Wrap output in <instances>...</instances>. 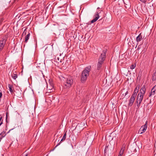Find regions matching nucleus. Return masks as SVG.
<instances>
[{
    "label": "nucleus",
    "instance_id": "f257e3e1",
    "mask_svg": "<svg viewBox=\"0 0 156 156\" xmlns=\"http://www.w3.org/2000/svg\"><path fill=\"white\" fill-rule=\"evenodd\" d=\"M146 91L145 85H143L141 88L140 90V92H139L136 97V106L139 108L141 104V103L143 99L144 96V95Z\"/></svg>",
    "mask_w": 156,
    "mask_h": 156
},
{
    "label": "nucleus",
    "instance_id": "f03ea898",
    "mask_svg": "<svg viewBox=\"0 0 156 156\" xmlns=\"http://www.w3.org/2000/svg\"><path fill=\"white\" fill-rule=\"evenodd\" d=\"M107 50L103 51V52L100 56L98 60V62L97 64V70H99L101 69L102 65L104 63V61L106 58Z\"/></svg>",
    "mask_w": 156,
    "mask_h": 156
},
{
    "label": "nucleus",
    "instance_id": "7ed1b4c3",
    "mask_svg": "<svg viewBox=\"0 0 156 156\" xmlns=\"http://www.w3.org/2000/svg\"><path fill=\"white\" fill-rule=\"evenodd\" d=\"M91 68L90 66H88L86 67L82 71L81 77V81L82 83H84L86 81L89 75V73L91 70Z\"/></svg>",
    "mask_w": 156,
    "mask_h": 156
},
{
    "label": "nucleus",
    "instance_id": "20e7f679",
    "mask_svg": "<svg viewBox=\"0 0 156 156\" xmlns=\"http://www.w3.org/2000/svg\"><path fill=\"white\" fill-rule=\"evenodd\" d=\"M64 79V86L65 88L70 87L73 83V80L72 77L69 76L67 78L63 77Z\"/></svg>",
    "mask_w": 156,
    "mask_h": 156
},
{
    "label": "nucleus",
    "instance_id": "39448f33",
    "mask_svg": "<svg viewBox=\"0 0 156 156\" xmlns=\"http://www.w3.org/2000/svg\"><path fill=\"white\" fill-rule=\"evenodd\" d=\"M156 85H155L151 89V92L150 93L149 97L150 98V101H154L155 102L156 100L155 99V91L156 88H155Z\"/></svg>",
    "mask_w": 156,
    "mask_h": 156
},
{
    "label": "nucleus",
    "instance_id": "423d86ee",
    "mask_svg": "<svg viewBox=\"0 0 156 156\" xmlns=\"http://www.w3.org/2000/svg\"><path fill=\"white\" fill-rule=\"evenodd\" d=\"M147 122H146L144 126H143L141 127L138 131V133L141 134L144 133L147 128Z\"/></svg>",
    "mask_w": 156,
    "mask_h": 156
},
{
    "label": "nucleus",
    "instance_id": "0eeeda50",
    "mask_svg": "<svg viewBox=\"0 0 156 156\" xmlns=\"http://www.w3.org/2000/svg\"><path fill=\"white\" fill-rule=\"evenodd\" d=\"M100 13V12H97L95 14V16H96L92 20L90 23L89 22L88 23V25L90 24L91 23H94L99 18V13Z\"/></svg>",
    "mask_w": 156,
    "mask_h": 156
},
{
    "label": "nucleus",
    "instance_id": "6e6552de",
    "mask_svg": "<svg viewBox=\"0 0 156 156\" xmlns=\"http://www.w3.org/2000/svg\"><path fill=\"white\" fill-rule=\"evenodd\" d=\"M6 43L5 40L4 39H2L0 41V51L3 49Z\"/></svg>",
    "mask_w": 156,
    "mask_h": 156
},
{
    "label": "nucleus",
    "instance_id": "1a4fd4ad",
    "mask_svg": "<svg viewBox=\"0 0 156 156\" xmlns=\"http://www.w3.org/2000/svg\"><path fill=\"white\" fill-rule=\"evenodd\" d=\"M135 97L131 96L128 104V105L129 106L131 107L132 106L135 100Z\"/></svg>",
    "mask_w": 156,
    "mask_h": 156
},
{
    "label": "nucleus",
    "instance_id": "9d476101",
    "mask_svg": "<svg viewBox=\"0 0 156 156\" xmlns=\"http://www.w3.org/2000/svg\"><path fill=\"white\" fill-rule=\"evenodd\" d=\"M66 132L64 134L63 137L62 138V139L61 140L60 142L57 144L55 146V147L53 149L52 151H53L60 144L62 141L63 140H65L66 139Z\"/></svg>",
    "mask_w": 156,
    "mask_h": 156
},
{
    "label": "nucleus",
    "instance_id": "9b49d317",
    "mask_svg": "<svg viewBox=\"0 0 156 156\" xmlns=\"http://www.w3.org/2000/svg\"><path fill=\"white\" fill-rule=\"evenodd\" d=\"M30 35V33L29 32L28 34L25 36V42L26 43H27V42L28 40L29 39Z\"/></svg>",
    "mask_w": 156,
    "mask_h": 156
},
{
    "label": "nucleus",
    "instance_id": "f8f14e48",
    "mask_svg": "<svg viewBox=\"0 0 156 156\" xmlns=\"http://www.w3.org/2000/svg\"><path fill=\"white\" fill-rule=\"evenodd\" d=\"M6 134L5 133V131H3L1 133H0V140H1L6 135Z\"/></svg>",
    "mask_w": 156,
    "mask_h": 156
},
{
    "label": "nucleus",
    "instance_id": "ddd939ff",
    "mask_svg": "<svg viewBox=\"0 0 156 156\" xmlns=\"http://www.w3.org/2000/svg\"><path fill=\"white\" fill-rule=\"evenodd\" d=\"M142 36L141 34H139L138 36L136 37V40L137 42H139L141 41L142 39Z\"/></svg>",
    "mask_w": 156,
    "mask_h": 156
},
{
    "label": "nucleus",
    "instance_id": "4468645a",
    "mask_svg": "<svg viewBox=\"0 0 156 156\" xmlns=\"http://www.w3.org/2000/svg\"><path fill=\"white\" fill-rule=\"evenodd\" d=\"M12 86L10 84H8V87L9 88V91L11 92H13V90L12 89Z\"/></svg>",
    "mask_w": 156,
    "mask_h": 156
},
{
    "label": "nucleus",
    "instance_id": "2eb2a0df",
    "mask_svg": "<svg viewBox=\"0 0 156 156\" xmlns=\"http://www.w3.org/2000/svg\"><path fill=\"white\" fill-rule=\"evenodd\" d=\"M138 92V91L134 90L133 91V94L131 96H133V97H136Z\"/></svg>",
    "mask_w": 156,
    "mask_h": 156
},
{
    "label": "nucleus",
    "instance_id": "dca6fc26",
    "mask_svg": "<svg viewBox=\"0 0 156 156\" xmlns=\"http://www.w3.org/2000/svg\"><path fill=\"white\" fill-rule=\"evenodd\" d=\"M12 77L14 80H15L18 76L17 74H16L12 73L11 75Z\"/></svg>",
    "mask_w": 156,
    "mask_h": 156
},
{
    "label": "nucleus",
    "instance_id": "f3484780",
    "mask_svg": "<svg viewBox=\"0 0 156 156\" xmlns=\"http://www.w3.org/2000/svg\"><path fill=\"white\" fill-rule=\"evenodd\" d=\"M156 73V71L155 72L154 74L153 75L152 79L153 81H155L156 80V76L155 75Z\"/></svg>",
    "mask_w": 156,
    "mask_h": 156
},
{
    "label": "nucleus",
    "instance_id": "a211bd4d",
    "mask_svg": "<svg viewBox=\"0 0 156 156\" xmlns=\"http://www.w3.org/2000/svg\"><path fill=\"white\" fill-rule=\"evenodd\" d=\"M140 86L139 84L137 85L136 86V87L135 88L134 90H137V91H138L139 90V89H140Z\"/></svg>",
    "mask_w": 156,
    "mask_h": 156
},
{
    "label": "nucleus",
    "instance_id": "6ab92c4d",
    "mask_svg": "<svg viewBox=\"0 0 156 156\" xmlns=\"http://www.w3.org/2000/svg\"><path fill=\"white\" fill-rule=\"evenodd\" d=\"M123 151H124L123 150L122 151V150L121 149V150L119 152L118 156H122V155L123 154Z\"/></svg>",
    "mask_w": 156,
    "mask_h": 156
},
{
    "label": "nucleus",
    "instance_id": "aec40b11",
    "mask_svg": "<svg viewBox=\"0 0 156 156\" xmlns=\"http://www.w3.org/2000/svg\"><path fill=\"white\" fill-rule=\"evenodd\" d=\"M27 34V29H25L22 34V36H25Z\"/></svg>",
    "mask_w": 156,
    "mask_h": 156
},
{
    "label": "nucleus",
    "instance_id": "412c9836",
    "mask_svg": "<svg viewBox=\"0 0 156 156\" xmlns=\"http://www.w3.org/2000/svg\"><path fill=\"white\" fill-rule=\"evenodd\" d=\"M50 85H51V89H50L49 88V90H52L54 87V85H53V83H50Z\"/></svg>",
    "mask_w": 156,
    "mask_h": 156
},
{
    "label": "nucleus",
    "instance_id": "4be33fe9",
    "mask_svg": "<svg viewBox=\"0 0 156 156\" xmlns=\"http://www.w3.org/2000/svg\"><path fill=\"white\" fill-rule=\"evenodd\" d=\"M136 66L134 65H132L130 66V68L133 69H134Z\"/></svg>",
    "mask_w": 156,
    "mask_h": 156
},
{
    "label": "nucleus",
    "instance_id": "5701e85b",
    "mask_svg": "<svg viewBox=\"0 0 156 156\" xmlns=\"http://www.w3.org/2000/svg\"><path fill=\"white\" fill-rule=\"evenodd\" d=\"M128 93V91H127L125 93V95H124V96H123V95H124V94H123L122 95H123V97H122V98H124L125 96H126L127 95Z\"/></svg>",
    "mask_w": 156,
    "mask_h": 156
},
{
    "label": "nucleus",
    "instance_id": "b1692460",
    "mask_svg": "<svg viewBox=\"0 0 156 156\" xmlns=\"http://www.w3.org/2000/svg\"><path fill=\"white\" fill-rule=\"evenodd\" d=\"M125 6L126 8V9L127 8L128 9H129L130 8V5H128V7H127V6H126V5H125Z\"/></svg>",
    "mask_w": 156,
    "mask_h": 156
},
{
    "label": "nucleus",
    "instance_id": "393cba45",
    "mask_svg": "<svg viewBox=\"0 0 156 156\" xmlns=\"http://www.w3.org/2000/svg\"><path fill=\"white\" fill-rule=\"evenodd\" d=\"M140 1L144 3H145L146 2L147 0H140Z\"/></svg>",
    "mask_w": 156,
    "mask_h": 156
},
{
    "label": "nucleus",
    "instance_id": "a878e982",
    "mask_svg": "<svg viewBox=\"0 0 156 156\" xmlns=\"http://www.w3.org/2000/svg\"><path fill=\"white\" fill-rule=\"evenodd\" d=\"M2 96V92H0V98H1Z\"/></svg>",
    "mask_w": 156,
    "mask_h": 156
},
{
    "label": "nucleus",
    "instance_id": "bb28decb",
    "mask_svg": "<svg viewBox=\"0 0 156 156\" xmlns=\"http://www.w3.org/2000/svg\"><path fill=\"white\" fill-rule=\"evenodd\" d=\"M13 129H10V130H9V132H8L7 133H9V132H10L11 130H12Z\"/></svg>",
    "mask_w": 156,
    "mask_h": 156
},
{
    "label": "nucleus",
    "instance_id": "cd10ccee",
    "mask_svg": "<svg viewBox=\"0 0 156 156\" xmlns=\"http://www.w3.org/2000/svg\"><path fill=\"white\" fill-rule=\"evenodd\" d=\"M108 148V147H106L105 148V151H106V150H107V148Z\"/></svg>",
    "mask_w": 156,
    "mask_h": 156
},
{
    "label": "nucleus",
    "instance_id": "c85d7f7f",
    "mask_svg": "<svg viewBox=\"0 0 156 156\" xmlns=\"http://www.w3.org/2000/svg\"><path fill=\"white\" fill-rule=\"evenodd\" d=\"M140 45H139V46H138V48H137V49H140Z\"/></svg>",
    "mask_w": 156,
    "mask_h": 156
},
{
    "label": "nucleus",
    "instance_id": "c756f323",
    "mask_svg": "<svg viewBox=\"0 0 156 156\" xmlns=\"http://www.w3.org/2000/svg\"><path fill=\"white\" fill-rule=\"evenodd\" d=\"M48 88V89H49V88H50V89H51V87H50V88H49V87H48V86H47V88Z\"/></svg>",
    "mask_w": 156,
    "mask_h": 156
},
{
    "label": "nucleus",
    "instance_id": "7c9ffc66",
    "mask_svg": "<svg viewBox=\"0 0 156 156\" xmlns=\"http://www.w3.org/2000/svg\"><path fill=\"white\" fill-rule=\"evenodd\" d=\"M57 59H58V61L59 60V58H57Z\"/></svg>",
    "mask_w": 156,
    "mask_h": 156
},
{
    "label": "nucleus",
    "instance_id": "2f4dec72",
    "mask_svg": "<svg viewBox=\"0 0 156 156\" xmlns=\"http://www.w3.org/2000/svg\"><path fill=\"white\" fill-rule=\"evenodd\" d=\"M154 57L153 59H154Z\"/></svg>",
    "mask_w": 156,
    "mask_h": 156
},
{
    "label": "nucleus",
    "instance_id": "473e14b6",
    "mask_svg": "<svg viewBox=\"0 0 156 156\" xmlns=\"http://www.w3.org/2000/svg\"><path fill=\"white\" fill-rule=\"evenodd\" d=\"M99 9V7H98V8H97V9Z\"/></svg>",
    "mask_w": 156,
    "mask_h": 156
},
{
    "label": "nucleus",
    "instance_id": "72a5a7b5",
    "mask_svg": "<svg viewBox=\"0 0 156 156\" xmlns=\"http://www.w3.org/2000/svg\"><path fill=\"white\" fill-rule=\"evenodd\" d=\"M27 156V154H26L25 156Z\"/></svg>",
    "mask_w": 156,
    "mask_h": 156
},
{
    "label": "nucleus",
    "instance_id": "f704fd0d",
    "mask_svg": "<svg viewBox=\"0 0 156 156\" xmlns=\"http://www.w3.org/2000/svg\"><path fill=\"white\" fill-rule=\"evenodd\" d=\"M83 36H82V38H83Z\"/></svg>",
    "mask_w": 156,
    "mask_h": 156
}]
</instances>
